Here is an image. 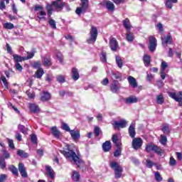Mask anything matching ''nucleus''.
<instances>
[{"mask_svg":"<svg viewBox=\"0 0 182 182\" xmlns=\"http://www.w3.org/2000/svg\"><path fill=\"white\" fill-rule=\"evenodd\" d=\"M76 146L75 145H66L65 149L63 151H60V153L63 154L73 164H76L79 168L85 167V162L80 159L77 155H76Z\"/></svg>","mask_w":182,"mask_h":182,"instance_id":"1","label":"nucleus"},{"mask_svg":"<svg viewBox=\"0 0 182 182\" xmlns=\"http://www.w3.org/2000/svg\"><path fill=\"white\" fill-rule=\"evenodd\" d=\"M97 28L92 26L90 30V37L87 39V43L90 44L95 43L97 39Z\"/></svg>","mask_w":182,"mask_h":182,"instance_id":"2","label":"nucleus"},{"mask_svg":"<svg viewBox=\"0 0 182 182\" xmlns=\"http://www.w3.org/2000/svg\"><path fill=\"white\" fill-rule=\"evenodd\" d=\"M111 168H113L117 178L122 177V173H123V168L119 165L116 161H112L109 164Z\"/></svg>","mask_w":182,"mask_h":182,"instance_id":"3","label":"nucleus"},{"mask_svg":"<svg viewBox=\"0 0 182 182\" xmlns=\"http://www.w3.org/2000/svg\"><path fill=\"white\" fill-rule=\"evenodd\" d=\"M34 11L37 12L36 15L38 19H45V16H46V11L43 9V6L37 4L34 8Z\"/></svg>","mask_w":182,"mask_h":182,"instance_id":"4","label":"nucleus"},{"mask_svg":"<svg viewBox=\"0 0 182 182\" xmlns=\"http://www.w3.org/2000/svg\"><path fill=\"white\" fill-rule=\"evenodd\" d=\"M87 6H89V1L81 0V6L77 7L75 11L77 15H80V14H83V12H85L86 9H87Z\"/></svg>","mask_w":182,"mask_h":182,"instance_id":"5","label":"nucleus"},{"mask_svg":"<svg viewBox=\"0 0 182 182\" xmlns=\"http://www.w3.org/2000/svg\"><path fill=\"white\" fill-rule=\"evenodd\" d=\"M114 129H124L127 126V122L126 119H121L119 121H114L112 123Z\"/></svg>","mask_w":182,"mask_h":182,"instance_id":"6","label":"nucleus"},{"mask_svg":"<svg viewBox=\"0 0 182 182\" xmlns=\"http://www.w3.org/2000/svg\"><path fill=\"white\" fill-rule=\"evenodd\" d=\"M132 145L134 150H139V149L143 146V139H141L140 137L134 138L132 139Z\"/></svg>","mask_w":182,"mask_h":182,"instance_id":"7","label":"nucleus"},{"mask_svg":"<svg viewBox=\"0 0 182 182\" xmlns=\"http://www.w3.org/2000/svg\"><path fill=\"white\" fill-rule=\"evenodd\" d=\"M109 46L112 52H117V49H119V43L115 38L112 37L109 39Z\"/></svg>","mask_w":182,"mask_h":182,"instance_id":"8","label":"nucleus"},{"mask_svg":"<svg viewBox=\"0 0 182 182\" xmlns=\"http://www.w3.org/2000/svg\"><path fill=\"white\" fill-rule=\"evenodd\" d=\"M156 48H157V40L156 39V37L151 36L149 37V49L150 52H154V50H156Z\"/></svg>","mask_w":182,"mask_h":182,"instance_id":"9","label":"nucleus"},{"mask_svg":"<svg viewBox=\"0 0 182 182\" xmlns=\"http://www.w3.org/2000/svg\"><path fill=\"white\" fill-rule=\"evenodd\" d=\"M53 6L55 7V10L57 12H60L63 9V6H65V3L62 0H55L53 1Z\"/></svg>","mask_w":182,"mask_h":182,"instance_id":"10","label":"nucleus"},{"mask_svg":"<svg viewBox=\"0 0 182 182\" xmlns=\"http://www.w3.org/2000/svg\"><path fill=\"white\" fill-rule=\"evenodd\" d=\"M168 95L169 97H171V99H174L176 102H181V100H182V92H178V93L168 92Z\"/></svg>","mask_w":182,"mask_h":182,"instance_id":"11","label":"nucleus"},{"mask_svg":"<svg viewBox=\"0 0 182 182\" xmlns=\"http://www.w3.org/2000/svg\"><path fill=\"white\" fill-rule=\"evenodd\" d=\"M70 134L74 141H77L80 139V132L79 130L72 129Z\"/></svg>","mask_w":182,"mask_h":182,"instance_id":"12","label":"nucleus"},{"mask_svg":"<svg viewBox=\"0 0 182 182\" xmlns=\"http://www.w3.org/2000/svg\"><path fill=\"white\" fill-rule=\"evenodd\" d=\"M110 89L112 93H117L120 90V84L117 80H114L110 85Z\"/></svg>","mask_w":182,"mask_h":182,"instance_id":"13","label":"nucleus"},{"mask_svg":"<svg viewBox=\"0 0 182 182\" xmlns=\"http://www.w3.org/2000/svg\"><path fill=\"white\" fill-rule=\"evenodd\" d=\"M162 45L166 46V45H171L173 43V38L170 35L165 36L164 38L161 37Z\"/></svg>","mask_w":182,"mask_h":182,"instance_id":"14","label":"nucleus"},{"mask_svg":"<svg viewBox=\"0 0 182 182\" xmlns=\"http://www.w3.org/2000/svg\"><path fill=\"white\" fill-rule=\"evenodd\" d=\"M18 171L21 174L24 178L28 177V173H26V168H25V166L22 163L18 164Z\"/></svg>","mask_w":182,"mask_h":182,"instance_id":"15","label":"nucleus"},{"mask_svg":"<svg viewBox=\"0 0 182 182\" xmlns=\"http://www.w3.org/2000/svg\"><path fill=\"white\" fill-rule=\"evenodd\" d=\"M51 133L54 137H56V139H59L60 136H62V133L56 127H53L50 128Z\"/></svg>","mask_w":182,"mask_h":182,"instance_id":"16","label":"nucleus"},{"mask_svg":"<svg viewBox=\"0 0 182 182\" xmlns=\"http://www.w3.org/2000/svg\"><path fill=\"white\" fill-rule=\"evenodd\" d=\"M46 170L47 176H49L50 178L53 180V178H55V171H53L52 167H50V166H46Z\"/></svg>","mask_w":182,"mask_h":182,"instance_id":"17","label":"nucleus"},{"mask_svg":"<svg viewBox=\"0 0 182 182\" xmlns=\"http://www.w3.org/2000/svg\"><path fill=\"white\" fill-rule=\"evenodd\" d=\"M135 127H136V125H134V124H132L129 128V134L130 137H132V139H134V137H136Z\"/></svg>","mask_w":182,"mask_h":182,"instance_id":"18","label":"nucleus"},{"mask_svg":"<svg viewBox=\"0 0 182 182\" xmlns=\"http://www.w3.org/2000/svg\"><path fill=\"white\" fill-rule=\"evenodd\" d=\"M50 93L48 92H43L41 94L40 100H41V102H48V100H50Z\"/></svg>","mask_w":182,"mask_h":182,"instance_id":"19","label":"nucleus"},{"mask_svg":"<svg viewBox=\"0 0 182 182\" xmlns=\"http://www.w3.org/2000/svg\"><path fill=\"white\" fill-rule=\"evenodd\" d=\"M127 80L129 85H131L132 87H134V88L137 87L138 85H137V80H136V78L132 76H129L127 78Z\"/></svg>","mask_w":182,"mask_h":182,"instance_id":"20","label":"nucleus"},{"mask_svg":"<svg viewBox=\"0 0 182 182\" xmlns=\"http://www.w3.org/2000/svg\"><path fill=\"white\" fill-rule=\"evenodd\" d=\"M29 109L31 113H39V112H41L39 106L36 105V104H30Z\"/></svg>","mask_w":182,"mask_h":182,"instance_id":"21","label":"nucleus"},{"mask_svg":"<svg viewBox=\"0 0 182 182\" xmlns=\"http://www.w3.org/2000/svg\"><path fill=\"white\" fill-rule=\"evenodd\" d=\"M127 105H132L133 103H137L139 102V99L136 97V96H130L126 99Z\"/></svg>","mask_w":182,"mask_h":182,"instance_id":"22","label":"nucleus"},{"mask_svg":"<svg viewBox=\"0 0 182 182\" xmlns=\"http://www.w3.org/2000/svg\"><path fill=\"white\" fill-rule=\"evenodd\" d=\"M143 60L145 66L147 68L150 66V63L151 62V57L148 54H144Z\"/></svg>","mask_w":182,"mask_h":182,"instance_id":"23","label":"nucleus"},{"mask_svg":"<svg viewBox=\"0 0 182 182\" xmlns=\"http://www.w3.org/2000/svg\"><path fill=\"white\" fill-rule=\"evenodd\" d=\"M112 149V144L110 143V141H107L102 144V149L105 153H107V151H109Z\"/></svg>","mask_w":182,"mask_h":182,"instance_id":"24","label":"nucleus"},{"mask_svg":"<svg viewBox=\"0 0 182 182\" xmlns=\"http://www.w3.org/2000/svg\"><path fill=\"white\" fill-rule=\"evenodd\" d=\"M105 6L107 9H108V11H110L111 12H113V11H114V4H113V2L110 1H107L105 2Z\"/></svg>","mask_w":182,"mask_h":182,"instance_id":"25","label":"nucleus"},{"mask_svg":"<svg viewBox=\"0 0 182 182\" xmlns=\"http://www.w3.org/2000/svg\"><path fill=\"white\" fill-rule=\"evenodd\" d=\"M71 75L73 80H77L80 77L79 71L77 68L72 69Z\"/></svg>","mask_w":182,"mask_h":182,"instance_id":"26","label":"nucleus"},{"mask_svg":"<svg viewBox=\"0 0 182 182\" xmlns=\"http://www.w3.org/2000/svg\"><path fill=\"white\" fill-rule=\"evenodd\" d=\"M43 75H45V71H43V69L38 68L34 74V77H36L37 79H41V77H42Z\"/></svg>","mask_w":182,"mask_h":182,"instance_id":"27","label":"nucleus"},{"mask_svg":"<svg viewBox=\"0 0 182 182\" xmlns=\"http://www.w3.org/2000/svg\"><path fill=\"white\" fill-rule=\"evenodd\" d=\"M13 58L15 63H19V62H23V60H26L25 57H22L18 54L13 55Z\"/></svg>","mask_w":182,"mask_h":182,"instance_id":"28","label":"nucleus"},{"mask_svg":"<svg viewBox=\"0 0 182 182\" xmlns=\"http://www.w3.org/2000/svg\"><path fill=\"white\" fill-rule=\"evenodd\" d=\"M72 178L73 181L79 182L80 180V174L76 171H73L72 173Z\"/></svg>","mask_w":182,"mask_h":182,"instance_id":"29","label":"nucleus"},{"mask_svg":"<svg viewBox=\"0 0 182 182\" xmlns=\"http://www.w3.org/2000/svg\"><path fill=\"white\" fill-rule=\"evenodd\" d=\"M154 153H156V154H158V156H163L164 154V150L162 149L160 146H156L155 145V148L154 149Z\"/></svg>","mask_w":182,"mask_h":182,"instance_id":"30","label":"nucleus"},{"mask_svg":"<svg viewBox=\"0 0 182 182\" xmlns=\"http://www.w3.org/2000/svg\"><path fill=\"white\" fill-rule=\"evenodd\" d=\"M156 103L157 105H163L164 103V95L163 94L156 95Z\"/></svg>","mask_w":182,"mask_h":182,"instance_id":"31","label":"nucleus"},{"mask_svg":"<svg viewBox=\"0 0 182 182\" xmlns=\"http://www.w3.org/2000/svg\"><path fill=\"white\" fill-rule=\"evenodd\" d=\"M117 150L114 153V157H119L122 154V144H117Z\"/></svg>","mask_w":182,"mask_h":182,"instance_id":"32","label":"nucleus"},{"mask_svg":"<svg viewBox=\"0 0 182 182\" xmlns=\"http://www.w3.org/2000/svg\"><path fill=\"white\" fill-rule=\"evenodd\" d=\"M115 60L118 68H119V69H122V68L123 67V60H122V57L116 55Z\"/></svg>","mask_w":182,"mask_h":182,"instance_id":"33","label":"nucleus"},{"mask_svg":"<svg viewBox=\"0 0 182 182\" xmlns=\"http://www.w3.org/2000/svg\"><path fill=\"white\" fill-rule=\"evenodd\" d=\"M123 25L125 29H127V31H130L132 28V24H130V20H129V18H126L123 21Z\"/></svg>","mask_w":182,"mask_h":182,"instance_id":"34","label":"nucleus"},{"mask_svg":"<svg viewBox=\"0 0 182 182\" xmlns=\"http://www.w3.org/2000/svg\"><path fill=\"white\" fill-rule=\"evenodd\" d=\"M126 39L127 42H133V41H134V35H133L132 32L127 31L126 34Z\"/></svg>","mask_w":182,"mask_h":182,"instance_id":"35","label":"nucleus"},{"mask_svg":"<svg viewBox=\"0 0 182 182\" xmlns=\"http://www.w3.org/2000/svg\"><path fill=\"white\" fill-rule=\"evenodd\" d=\"M111 77L112 79H117V80H122V75L120 73H111Z\"/></svg>","mask_w":182,"mask_h":182,"instance_id":"36","label":"nucleus"},{"mask_svg":"<svg viewBox=\"0 0 182 182\" xmlns=\"http://www.w3.org/2000/svg\"><path fill=\"white\" fill-rule=\"evenodd\" d=\"M53 2L50 4H47L46 9L48 11V14L49 15V16H50L52 15V12H53V8L55 9V7L53 6Z\"/></svg>","mask_w":182,"mask_h":182,"instance_id":"37","label":"nucleus"},{"mask_svg":"<svg viewBox=\"0 0 182 182\" xmlns=\"http://www.w3.org/2000/svg\"><path fill=\"white\" fill-rule=\"evenodd\" d=\"M17 154L18 156H20V157H23L24 159H26L27 157L29 156V154L26 152H25V151L22 150V149H19L17 151Z\"/></svg>","mask_w":182,"mask_h":182,"instance_id":"38","label":"nucleus"},{"mask_svg":"<svg viewBox=\"0 0 182 182\" xmlns=\"http://www.w3.org/2000/svg\"><path fill=\"white\" fill-rule=\"evenodd\" d=\"M161 130L164 134H170V125L164 124Z\"/></svg>","mask_w":182,"mask_h":182,"instance_id":"39","label":"nucleus"},{"mask_svg":"<svg viewBox=\"0 0 182 182\" xmlns=\"http://www.w3.org/2000/svg\"><path fill=\"white\" fill-rule=\"evenodd\" d=\"M168 68V63L167 62L162 60L161 63V72H166V69Z\"/></svg>","mask_w":182,"mask_h":182,"instance_id":"40","label":"nucleus"},{"mask_svg":"<svg viewBox=\"0 0 182 182\" xmlns=\"http://www.w3.org/2000/svg\"><path fill=\"white\" fill-rule=\"evenodd\" d=\"M44 66H50L52 63L50 62V57H45L43 60Z\"/></svg>","mask_w":182,"mask_h":182,"instance_id":"41","label":"nucleus"},{"mask_svg":"<svg viewBox=\"0 0 182 182\" xmlns=\"http://www.w3.org/2000/svg\"><path fill=\"white\" fill-rule=\"evenodd\" d=\"M9 170H10V171L12 173V174H14V176H18V168H16L15 167V166L14 165H11L9 167Z\"/></svg>","mask_w":182,"mask_h":182,"instance_id":"42","label":"nucleus"},{"mask_svg":"<svg viewBox=\"0 0 182 182\" xmlns=\"http://www.w3.org/2000/svg\"><path fill=\"white\" fill-rule=\"evenodd\" d=\"M155 147H156V145L149 144L146 145L145 149H146V151H147V153H150L151 151V150L153 151H154Z\"/></svg>","mask_w":182,"mask_h":182,"instance_id":"43","label":"nucleus"},{"mask_svg":"<svg viewBox=\"0 0 182 182\" xmlns=\"http://www.w3.org/2000/svg\"><path fill=\"white\" fill-rule=\"evenodd\" d=\"M61 129H63V130H65V132H68L69 133L72 132V129H70V127H69V125H68V124L65 122L62 123Z\"/></svg>","mask_w":182,"mask_h":182,"instance_id":"44","label":"nucleus"},{"mask_svg":"<svg viewBox=\"0 0 182 182\" xmlns=\"http://www.w3.org/2000/svg\"><path fill=\"white\" fill-rule=\"evenodd\" d=\"M4 28L5 29H14V28H15V26L14 25V23H5L4 25H3Z\"/></svg>","mask_w":182,"mask_h":182,"instance_id":"45","label":"nucleus"},{"mask_svg":"<svg viewBox=\"0 0 182 182\" xmlns=\"http://www.w3.org/2000/svg\"><path fill=\"white\" fill-rule=\"evenodd\" d=\"M18 129L19 131L21 132V133H23V134H26V133H28V129H26L25 127V126L19 124L18 127Z\"/></svg>","mask_w":182,"mask_h":182,"instance_id":"46","label":"nucleus"},{"mask_svg":"<svg viewBox=\"0 0 182 182\" xmlns=\"http://www.w3.org/2000/svg\"><path fill=\"white\" fill-rule=\"evenodd\" d=\"M160 143L163 146H166V144H167V136H166V135H161Z\"/></svg>","mask_w":182,"mask_h":182,"instance_id":"47","label":"nucleus"},{"mask_svg":"<svg viewBox=\"0 0 182 182\" xmlns=\"http://www.w3.org/2000/svg\"><path fill=\"white\" fill-rule=\"evenodd\" d=\"M6 167V163L5 162V159L4 157L1 156L0 157V168H5Z\"/></svg>","mask_w":182,"mask_h":182,"instance_id":"48","label":"nucleus"},{"mask_svg":"<svg viewBox=\"0 0 182 182\" xmlns=\"http://www.w3.org/2000/svg\"><path fill=\"white\" fill-rule=\"evenodd\" d=\"M56 58L59 60L60 63H63V55H62V53L58 52L56 53Z\"/></svg>","mask_w":182,"mask_h":182,"instance_id":"49","label":"nucleus"},{"mask_svg":"<svg viewBox=\"0 0 182 182\" xmlns=\"http://www.w3.org/2000/svg\"><path fill=\"white\" fill-rule=\"evenodd\" d=\"M28 55L26 57H24L26 60H29V59H32L35 56V50H33L30 53H27Z\"/></svg>","mask_w":182,"mask_h":182,"instance_id":"50","label":"nucleus"},{"mask_svg":"<svg viewBox=\"0 0 182 182\" xmlns=\"http://www.w3.org/2000/svg\"><path fill=\"white\" fill-rule=\"evenodd\" d=\"M173 4H176V3H173V1H171V0H166L165 5H166V8H168V9H172Z\"/></svg>","mask_w":182,"mask_h":182,"instance_id":"51","label":"nucleus"},{"mask_svg":"<svg viewBox=\"0 0 182 182\" xmlns=\"http://www.w3.org/2000/svg\"><path fill=\"white\" fill-rule=\"evenodd\" d=\"M176 164H177V161L173 156H171L169 159V166H171V167H174Z\"/></svg>","mask_w":182,"mask_h":182,"instance_id":"52","label":"nucleus"},{"mask_svg":"<svg viewBox=\"0 0 182 182\" xmlns=\"http://www.w3.org/2000/svg\"><path fill=\"white\" fill-rule=\"evenodd\" d=\"M154 175H155V180L156 181H163V178L161 177V175H160V173L154 172Z\"/></svg>","mask_w":182,"mask_h":182,"instance_id":"53","label":"nucleus"},{"mask_svg":"<svg viewBox=\"0 0 182 182\" xmlns=\"http://www.w3.org/2000/svg\"><path fill=\"white\" fill-rule=\"evenodd\" d=\"M48 23L51 26V28H53V29H56V21H55V20L50 18L48 21Z\"/></svg>","mask_w":182,"mask_h":182,"instance_id":"54","label":"nucleus"},{"mask_svg":"<svg viewBox=\"0 0 182 182\" xmlns=\"http://www.w3.org/2000/svg\"><path fill=\"white\" fill-rule=\"evenodd\" d=\"M119 140V137L117 136V135L114 134L112 136V141L114 144H116V146H117V144H122V143L118 142Z\"/></svg>","mask_w":182,"mask_h":182,"instance_id":"55","label":"nucleus"},{"mask_svg":"<svg viewBox=\"0 0 182 182\" xmlns=\"http://www.w3.org/2000/svg\"><path fill=\"white\" fill-rule=\"evenodd\" d=\"M57 81L59 82V83H65V76L63 75H58L56 77Z\"/></svg>","mask_w":182,"mask_h":182,"instance_id":"56","label":"nucleus"},{"mask_svg":"<svg viewBox=\"0 0 182 182\" xmlns=\"http://www.w3.org/2000/svg\"><path fill=\"white\" fill-rule=\"evenodd\" d=\"M26 93L27 96L29 97V99H33V97H35L34 92H31V90H27Z\"/></svg>","mask_w":182,"mask_h":182,"instance_id":"57","label":"nucleus"},{"mask_svg":"<svg viewBox=\"0 0 182 182\" xmlns=\"http://www.w3.org/2000/svg\"><path fill=\"white\" fill-rule=\"evenodd\" d=\"M146 167H148V168H151V167L154 166V163H153V161H151L150 159H147L146 161Z\"/></svg>","mask_w":182,"mask_h":182,"instance_id":"58","label":"nucleus"},{"mask_svg":"<svg viewBox=\"0 0 182 182\" xmlns=\"http://www.w3.org/2000/svg\"><path fill=\"white\" fill-rule=\"evenodd\" d=\"M1 80L3 82L6 89H8V81L6 80V77H5V76H1Z\"/></svg>","mask_w":182,"mask_h":182,"instance_id":"59","label":"nucleus"},{"mask_svg":"<svg viewBox=\"0 0 182 182\" xmlns=\"http://www.w3.org/2000/svg\"><path fill=\"white\" fill-rule=\"evenodd\" d=\"M14 66L16 70H18V72H22V69H23V68L22 67V65H21L19 63H16Z\"/></svg>","mask_w":182,"mask_h":182,"instance_id":"60","label":"nucleus"},{"mask_svg":"<svg viewBox=\"0 0 182 182\" xmlns=\"http://www.w3.org/2000/svg\"><path fill=\"white\" fill-rule=\"evenodd\" d=\"M100 60L102 62H107V58H106V53H101Z\"/></svg>","mask_w":182,"mask_h":182,"instance_id":"61","label":"nucleus"},{"mask_svg":"<svg viewBox=\"0 0 182 182\" xmlns=\"http://www.w3.org/2000/svg\"><path fill=\"white\" fill-rule=\"evenodd\" d=\"M31 139L32 143H34V144H36V141H38V138L36 137V135L31 134Z\"/></svg>","mask_w":182,"mask_h":182,"instance_id":"62","label":"nucleus"},{"mask_svg":"<svg viewBox=\"0 0 182 182\" xmlns=\"http://www.w3.org/2000/svg\"><path fill=\"white\" fill-rule=\"evenodd\" d=\"M94 132H95V136L97 137L99 136V134H100V128H99L98 127H95Z\"/></svg>","mask_w":182,"mask_h":182,"instance_id":"63","label":"nucleus"},{"mask_svg":"<svg viewBox=\"0 0 182 182\" xmlns=\"http://www.w3.org/2000/svg\"><path fill=\"white\" fill-rule=\"evenodd\" d=\"M8 176H6V174L5 173H2L0 175V182H4L5 181V180H6V178Z\"/></svg>","mask_w":182,"mask_h":182,"instance_id":"64","label":"nucleus"}]
</instances>
